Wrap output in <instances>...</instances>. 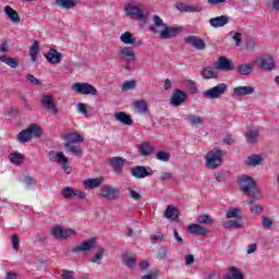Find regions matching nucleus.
Instances as JSON below:
<instances>
[{
	"mask_svg": "<svg viewBox=\"0 0 279 279\" xmlns=\"http://www.w3.org/2000/svg\"><path fill=\"white\" fill-rule=\"evenodd\" d=\"M197 223H206V226H213V218L208 215H199L197 217Z\"/></svg>",
	"mask_w": 279,
	"mask_h": 279,
	"instance_id": "obj_51",
	"label": "nucleus"
},
{
	"mask_svg": "<svg viewBox=\"0 0 279 279\" xmlns=\"http://www.w3.org/2000/svg\"><path fill=\"white\" fill-rule=\"evenodd\" d=\"M255 48H256V41H254V40L246 41L247 51H253Z\"/></svg>",
	"mask_w": 279,
	"mask_h": 279,
	"instance_id": "obj_63",
	"label": "nucleus"
},
{
	"mask_svg": "<svg viewBox=\"0 0 279 279\" xmlns=\"http://www.w3.org/2000/svg\"><path fill=\"white\" fill-rule=\"evenodd\" d=\"M149 32L157 34L163 40L173 38L182 32V27H170L159 15H153V24L148 27Z\"/></svg>",
	"mask_w": 279,
	"mask_h": 279,
	"instance_id": "obj_1",
	"label": "nucleus"
},
{
	"mask_svg": "<svg viewBox=\"0 0 279 279\" xmlns=\"http://www.w3.org/2000/svg\"><path fill=\"white\" fill-rule=\"evenodd\" d=\"M242 38H243V35L241 33H235L233 35V40L235 43V47H241Z\"/></svg>",
	"mask_w": 279,
	"mask_h": 279,
	"instance_id": "obj_62",
	"label": "nucleus"
},
{
	"mask_svg": "<svg viewBox=\"0 0 279 279\" xmlns=\"http://www.w3.org/2000/svg\"><path fill=\"white\" fill-rule=\"evenodd\" d=\"M175 8L177 10H179V12H189L191 14L198 13V12H202V10H204L199 4H186V3H177Z\"/></svg>",
	"mask_w": 279,
	"mask_h": 279,
	"instance_id": "obj_13",
	"label": "nucleus"
},
{
	"mask_svg": "<svg viewBox=\"0 0 279 279\" xmlns=\"http://www.w3.org/2000/svg\"><path fill=\"white\" fill-rule=\"evenodd\" d=\"M4 14L8 16L9 21L14 24L21 23V16H19V12L16 10H13L12 7L5 5L4 7Z\"/></svg>",
	"mask_w": 279,
	"mask_h": 279,
	"instance_id": "obj_21",
	"label": "nucleus"
},
{
	"mask_svg": "<svg viewBox=\"0 0 279 279\" xmlns=\"http://www.w3.org/2000/svg\"><path fill=\"white\" fill-rule=\"evenodd\" d=\"M187 122L190 125H202L204 123V118L195 114L187 116Z\"/></svg>",
	"mask_w": 279,
	"mask_h": 279,
	"instance_id": "obj_43",
	"label": "nucleus"
},
{
	"mask_svg": "<svg viewBox=\"0 0 279 279\" xmlns=\"http://www.w3.org/2000/svg\"><path fill=\"white\" fill-rule=\"evenodd\" d=\"M57 5L62 8L63 10H72V8H76L80 1L77 0H56Z\"/></svg>",
	"mask_w": 279,
	"mask_h": 279,
	"instance_id": "obj_30",
	"label": "nucleus"
},
{
	"mask_svg": "<svg viewBox=\"0 0 279 279\" xmlns=\"http://www.w3.org/2000/svg\"><path fill=\"white\" fill-rule=\"evenodd\" d=\"M118 58L119 60H123L124 62H126V64H130L132 62H135L136 53L134 52V49H132V47H121L118 51Z\"/></svg>",
	"mask_w": 279,
	"mask_h": 279,
	"instance_id": "obj_10",
	"label": "nucleus"
},
{
	"mask_svg": "<svg viewBox=\"0 0 279 279\" xmlns=\"http://www.w3.org/2000/svg\"><path fill=\"white\" fill-rule=\"evenodd\" d=\"M40 134H43L40 128H38L36 124H31L26 130H23L21 133H19L17 141L19 143H29L33 136L38 138Z\"/></svg>",
	"mask_w": 279,
	"mask_h": 279,
	"instance_id": "obj_6",
	"label": "nucleus"
},
{
	"mask_svg": "<svg viewBox=\"0 0 279 279\" xmlns=\"http://www.w3.org/2000/svg\"><path fill=\"white\" fill-rule=\"evenodd\" d=\"M120 40L121 43H123L124 45H136V38L134 37V35H132V33L130 32H125L120 36Z\"/></svg>",
	"mask_w": 279,
	"mask_h": 279,
	"instance_id": "obj_36",
	"label": "nucleus"
},
{
	"mask_svg": "<svg viewBox=\"0 0 279 279\" xmlns=\"http://www.w3.org/2000/svg\"><path fill=\"white\" fill-rule=\"evenodd\" d=\"M223 162V151L214 148L205 155V167L207 169H217Z\"/></svg>",
	"mask_w": 279,
	"mask_h": 279,
	"instance_id": "obj_4",
	"label": "nucleus"
},
{
	"mask_svg": "<svg viewBox=\"0 0 279 279\" xmlns=\"http://www.w3.org/2000/svg\"><path fill=\"white\" fill-rule=\"evenodd\" d=\"M63 141H65L64 146L76 145V143L84 142V136L78 133H68L63 135Z\"/></svg>",
	"mask_w": 279,
	"mask_h": 279,
	"instance_id": "obj_16",
	"label": "nucleus"
},
{
	"mask_svg": "<svg viewBox=\"0 0 279 279\" xmlns=\"http://www.w3.org/2000/svg\"><path fill=\"white\" fill-rule=\"evenodd\" d=\"M254 69L250 64H241L238 66V73H240V75H251Z\"/></svg>",
	"mask_w": 279,
	"mask_h": 279,
	"instance_id": "obj_45",
	"label": "nucleus"
},
{
	"mask_svg": "<svg viewBox=\"0 0 279 279\" xmlns=\"http://www.w3.org/2000/svg\"><path fill=\"white\" fill-rule=\"evenodd\" d=\"M229 23L230 17L228 15L216 16L209 20L210 27H214L215 29L219 27H226V25H228Z\"/></svg>",
	"mask_w": 279,
	"mask_h": 279,
	"instance_id": "obj_15",
	"label": "nucleus"
},
{
	"mask_svg": "<svg viewBox=\"0 0 279 279\" xmlns=\"http://www.w3.org/2000/svg\"><path fill=\"white\" fill-rule=\"evenodd\" d=\"M260 68L265 71H274L276 69V62L272 57H262L260 58Z\"/></svg>",
	"mask_w": 279,
	"mask_h": 279,
	"instance_id": "obj_27",
	"label": "nucleus"
},
{
	"mask_svg": "<svg viewBox=\"0 0 279 279\" xmlns=\"http://www.w3.org/2000/svg\"><path fill=\"white\" fill-rule=\"evenodd\" d=\"M129 197L131 199H134L135 202L143 199V195H141V193L134 191L132 187L129 189Z\"/></svg>",
	"mask_w": 279,
	"mask_h": 279,
	"instance_id": "obj_52",
	"label": "nucleus"
},
{
	"mask_svg": "<svg viewBox=\"0 0 279 279\" xmlns=\"http://www.w3.org/2000/svg\"><path fill=\"white\" fill-rule=\"evenodd\" d=\"M100 197L109 202H114L121 197V190L114 185L105 184L100 189Z\"/></svg>",
	"mask_w": 279,
	"mask_h": 279,
	"instance_id": "obj_7",
	"label": "nucleus"
},
{
	"mask_svg": "<svg viewBox=\"0 0 279 279\" xmlns=\"http://www.w3.org/2000/svg\"><path fill=\"white\" fill-rule=\"evenodd\" d=\"M201 75L204 80H217V77H219V72L214 70L213 66H207L202 70Z\"/></svg>",
	"mask_w": 279,
	"mask_h": 279,
	"instance_id": "obj_28",
	"label": "nucleus"
},
{
	"mask_svg": "<svg viewBox=\"0 0 279 279\" xmlns=\"http://www.w3.org/2000/svg\"><path fill=\"white\" fill-rule=\"evenodd\" d=\"M185 84H186L190 93H192V94L197 93V86L195 85V82L189 80V81L185 82Z\"/></svg>",
	"mask_w": 279,
	"mask_h": 279,
	"instance_id": "obj_57",
	"label": "nucleus"
},
{
	"mask_svg": "<svg viewBox=\"0 0 279 279\" xmlns=\"http://www.w3.org/2000/svg\"><path fill=\"white\" fill-rule=\"evenodd\" d=\"M73 90L78 95H97V88L88 83H75Z\"/></svg>",
	"mask_w": 279,
	"mask_h": 279,
	"instance_id": "obj_11",
	"label": "nucleus"
},
{
	"mask_svg": "<svg viewBox=\"0 0 279 279\" xmlns=\"http://www.w3.org/2000/svg\"><path fill=\"white\" fill-rule=\"evenodd\" d=\"M205 279H221V275L216 271H209L205 274Z\"/></svg>",
	"mask_w": 279,
	"mask_h": 279,
	"instance_id": "obj_58",
	"label": "nucleus"
},
{
	"mask_svg": "<svg viewBox=\"0 0 279 279\" xmlns=\"http://www.w3.org/2000/svg\"><path fill=\"white\" fill-rule=\"evenodd\" d=\"M223 228H226L227 230H239V228H243V223L239 220H229L225 222Z\"/></svg>",
	"mask_w": 279,
	"mask_h": 279,
	"instance_id": "obj_41",
	"label": "nucleus"
},
{
	"mask_svg": "<svg viewBox=\"0 0 279 279\" xmlns=\"http://www.w3.org/2000/svg\"><path fill=\"white\" fill-rule=\"evenodd\" d=\"M225 279H244L243 272L239 270V268L232 266L229 269V274L225 277Z\"/></svg>",
	"mask_w": 279,
	"mask_h": 279,
	"instance_id": "obj_35",
	"label": "nucleus"
},
{
	"mask_svg": "<svg viewBox=\"0 0 279 279\" xmlns=\"http://www.w3.org/2000/svg\"><path fill=\"white\" fill-rule=\"evenodd\" d=\"M156 158H157V160H160L161 162H169V160L171 159V154H169L165 150H160L156 154Z\"/></svg>",
	"mask_w": 279,
	"mask_h": 279,
	"instance_id": "obj_48",
	"label": "nucleus"
},
{
	"mask_svg": "<svg viewBox=\"0 0 279 279\" xmlns=\"http://www.w3.org/2000/svg\"><path fill=\"white\" fill-rule=\"evenodd\" d=\"M61 195L64 197V199H73L75 195V189L71 186H65L62 189Z\"/></svg>",
	"mask_w": 279,
	"mask_h": 279,
	"instance_id": "obj_42",
	"label": "nucleus"
},
{
	"mask_svg": "<svg viewBox=\"0 0 279 279\" xmlns=\"http://www.w3.org/2000/svg\"><path fill=\"white\" fill-rule=\"evenodd\" d=\"M10 161L12 165H23V155L21 153L11 154Z\"/></svg>",
	"mask_w": 279,
	"mask_h": 279,
	"instance_id": "obj_47",
	"label": "nucleus"
},
{
	"mask_svg": "<svg viewBox=\"0 0 279 279\" xmlns=\"http://www.w3.org/2000/svg\"><path fill=\"white\" fill-rule=\"evenodd\" d=\"M51 234L54 239L60 241L69 239L70 236H75L76 232L73 229H63L61 226H54L51 229Z\"/></svg>",
	"mask_w": 279,
	"mask_h": 279,
	"instance_id": "obj_9",
	"label": "nucleus"
},
{
	"mask_svg": "<svg viewBox=\"0 0 279 279\" xmlns=\"http://www.w3.org/2000/svg\"><path fill=\"white\" fill-rule=\"evenodd\" d=\"M226 217L227 219H240V217H242L241 209L233 207L227 211Z\"/></svg>",
	"mask_w": 279,
	"mask_h": 279,
	"instance_id": "obj_39",
	"label": "nucleus"
},
{
	"mask_svg": "<svg viewBox=\"0 0 279 279\" xmlns=\"http://www.w3.org/2000/svg\"><path fill=\"white\" fill-rule=\"evenodd\" d=\"M40 104L43 108L46 110H50L51 114L58 113V107L56 106V100L51 95H44L41 96Z\"/></svg>",
	"mask_w": 279,
	"mask_h": 279,
	"instance_id": "obj_12",
	"label": "nucleus"
},
{
	"mask_svg": "<svg viewBox=\"0 0 279 279\" xmlns=\"http://www.w3.org/2000/svg\"><path fill=\"white\" fill-rule=\"evenodd\" d=\"M27 82H29L33 86H40L43 84L39 80L36 78V76L32 74L26 75Z\"/></svg>",
	"mask_w": 279,
	"mask_h": 279,
	"instance_id": "obj_55",
	"label": "nucleus"
},
{
	"mask_svg": "<svg viewBox=\"0 0 279 279\" xmlns=\"http://www.w3.org/2000/svg\"><path fill=\"white\" fill-rule=\"evenodd\" d=\"M257 244L256 243H252L247 246L246 253L247 254H254V252H256L257 250Z\"/></svg>",
	"mask_w": 279,
	"mask_h": 279,
	"instance_id": "obj_64",
	"label": "nucleus"
},
{
	"mask_svg": "<svg viewBox=\"0 0 279 279\" xmlns=\"http://www.w3.org/2000/svg\"><path fill=\"white\" fill-rule=\"evenodd\" d=\"M217 69L219 71H232L234 66L232 65V62L228 60V58L220 57L217 62Z\"/></svg>",
	"mask_w": 279,
	"mask_h": 279,
	"instance_id": "obj_25",
	"label": "nucleus"
},
{
	"mask_svg": "<svg viewBox=\"0 0 279 279\" xmlns=\"http://www.w3.org/2000/svg\"><path fill=\"white\" fill-rule=\"evenodd\" d=\"M70 154H73V156H82L83 150L82 146L78 144H70V146H64Z\"/></svg>",
	"mask_w": 279,
	"mask_h": 279,
	"instance_id": "obj_40",
	"label": "nucleus"
},
{
	"mask_svg": "<svg viewBox=\"0 0 279 279\" xmlns=\"http://www.w3.org/2000/svg\"><path fill=\"white\" fill-rule=\"evenodd\" d=\"M166 219H171L172 217H178V209L173 205H168L165 211Z\"/></svg>",
	"mask_w": 279,
	"mask_h": 279,
	"instance_id": "obj_46",
	"label": "nucleus"
},
{
	"mask_svg": "<svg viewBox=\"0 0 279 279\" xmlns=\"http://www.w3.org/2000/svg\"><path fill=\"white\" fill-rule=\"evenodd\" d=\"M12 247H13V250L19 251L20 240H19V235H16V234L12 235Z\"/></svg>",
	"mask_w": 279,
	"mask_h": 279,
	"instance_id": "obj_60",
	"label": "nucleus"
},
{
	"mask_svg": "<svg viewBox=\"0 0 279 279\" xmlns=\"http://www.w3.org/2000/svg\"><path fill=\"white\" fill-rule=\"evenodd\" d=\"M184 101H186V94L184 92H182L181 89H175L172 93L170 104L172 106H180V105L184 104Z\"/></svg>",
	"mask_w": 279,
	"mask_h": 279,
	"instance_id": "obj_18",
	"label": "nucleus"
},
{
	"mask_svg": "<svg viewBox=\"0 0 279 279\" xmlns=\"http://www.w3.org/2000/svg\"><path fill=\"white\" fill-rule=\"evenodd\" d=\"M38 51H39V46H38V41H35L31 48V59L33 60V62H36V58H38Z\"/></svg>",
	"mask_w": 279,
	"mask_h": 279,
	"instance_id": "obj_49",
	"label": "nucleus"
},
{
	"mask_svg": "<svg viewBox=\"0 0 279 279\" xmlns=\"http://www.w3.org/2000/svg\"><path fill=\"white\" fill-rule=\"evenodd\" d=\"M134 111L137 112V114H146V112L149 110L147 106V101L145 100H137L133 104Z\"/></svg>",
	"mask_w": 279,
	"mask_h": 279,
	"instance_id": "obj_31",
	"label": "nucleus"
},
{
	"mask_svg": "<svg viewBox=\"0 0 279 279\" xmlns=\"http://www.w3.org/2000/svg\"><path fill=\"white\" fill-rule=\"evenodd\" d=\"M240 189L244 195L253 197V199H260V190L256 186V181L250 175L240 178Z\"/></svg>",
	"mask_w": 279,
	"mask_h": 279,
	"instance_id": "obj_3",
	"label": "nucleus"
},
{
	"mask_svg": "<svg viewBox=\"0 0 279 279\" xmlns=\"http://www.w3.org/2000/svg\"><path fill=\"white\" fill-rule=\"evenodd\" d=\"M262 226L263 228H271V226H274V220H271V218H268V217H263L262 218Z\"/></svg>",
	"mask_w": 279,
	"mask_h": 279,
	"instance_id": "obj_56",
	"label": "nucleus"
},
{
	"mask_svg": "<svg viewBox=\"0 0 279 279\" xmlns=\"http://www.w3.org/2000/svg\"><path fill=\"white\" fill-rule=\"evenodd\" d=\"M45 58L50 62V64H60L62 61V53L58 52L56 49H50Z\"/></svg>",
	"mask_w": 279,
	"mask_h": 279,
	"instance_id": "obj_20",
	"label": "nucleus"
},
{
	"mask_svg": "<svg viewBox=\"0 0 279 279\" xmlns=\"http://www.w3.org/2000/svg\"><path fill=\"white\" fill-rule=\"evenodd\" d=\"M104 248H101L93 258L92 263H98V265H101V260L104 259Z\"/></svg>",
	"mask_w": 279,
	"mask_h": 279,
	"instance_id": "obj_54",
	"label": "nucleus"
},
{
	"mask_svg": "<svg viewBox=\"0 0 279 279\" xmlns=\"http://www.w3.org/2000/svg\"><path fill=\"white\" fill-rule=\"evenodd\" d=\"M49 160H51L52 162H57L58 165L69 162V158L64 156V153H57L56 150L49 153Z\"/></svg>",
	"mask_w": 279,
	"mask_h": 279,
	"instance_id": "obj_22",
	"label": "nucleus"
},
{
	"mask_svg": "<svg viewBox=\"0 0 279 279\" xmlns=\"http://www.w3.org/2000/svg\"><path fill=\"white\" fill-rule=\"evenodd\" d=\"M24 183L26 184V186H36V179L31 175H26L24 179Z\"/></svg>",
	"mask_w": 279,
	"mask_h": 279,
	"instance_id": "obj_59",
	"label": "nucleus"
},
{
	"mask_svg": "<svg viewBox=\"0 0 279 279\" xmlns=\"http://www.w3.org/2000/svg\"><path fill=\"white\" fill-rule=\"evenodd\" d=\"M138 151L141 156H151L154 153V146H151L149 142H143L138 147Z\"/></svg>",
	"mask_w": 279,
	"mask_h": 279,
	"instance_id": "obj_33",
	"label": "nucleus"
},
{
	"mask_svg": "<svg viewBox=\"0 0 279 279\" xmlns=\"http://www.w3.org/2000/svg\"><path fill=\"white\" fill-rule=\"evenodd\" d=\"M265 157L263 155H251L246 158L245 165L247 167H258L263 165Z\"/></svg>",
	"mask_w": 279,
	"mask_h": 279,
	"instance_id": "obj_23",
	"label": "nucleus"
},
{
	"mask_svg": "<svg viewBox=\"0 0 279 279\" xmlns=\"http://www.w3.org/2000/svg\"><path fill=\"white\" fill-rule=\"evenodd\" d=\"M121 88L123 92L134 90V88H136V81L134 80L126 81L122 84Z\"/></svg>",
	"mask_w": 279,
	"mask_h": 279,
	"instance_id": "obj_50",
	"label": "nucleus"
},
{
	"mask_svg": "<svg viewBox=\"0 0 279 279\" xmlns=\"http://www.w3.org/2000/svg\"><path fill=\"white\" fill-rule=\"evenodd\" d=\"M117 121L120 123H123V125H132L134 123V120H132V117H130L128 113L121 111L114 114Z\"/></svg>",
	"mask_w": 279,
	"mask_h": 279,
	"instance_id": "obj_32",
	"label": "nucleus"
},
{
	"mask_svg": "<svg viewBox=\"0 0 279 279\" xmlns=\"http://www.w3.org/2000/svg\"><path fill=\"white\" fill-rule=\"evenodd\" d=\"M131 175L137 178V180H143L144 178H149L154 175V170L149 166H135L131 168Z\"/></svg>",
	"mask_w": 279,
	"mask_h": 279,
	"instance_id": "obj_8",
	"label": "nucleus"
},
{
	"mask_svg": "<svg viewBox=\"0 0 279 279\" xmlns=\"http://www.w3.org/2000/svg\"><path fill=\"white\" fill-rule=\"evenodd\" d=\"M255 90L256 89L253 86H239L233 88V94L239 97H245L247 95H254Z\"/></svg>",
	"mask_w": 279,
	"mask_h": 279,
	"instance_id": "obj_24",
	"label": "nucleus"
},
{
	"mask_svg": "<svg viewBox=\"0 0 279 279\" xmlns=\"http://www.w3.org/2000/svg\"><path fill=\"white\" fill-rule=\"evenodd\" d=\"M185 43L194 47V49H197V51H204V49H206V43L197 36L186 37Z\"/></svg>",
	"mask_w": 279,
	"mask_h": 279,
	"instance_id": "obj_14",
	"label": "nucleus"
},
{
	"mask_svg": "<svg viewBox=\"0 0 279 279\" xmlns=\"http://www.w3.org/2000/svg\"><path fill=\"white\" fill-rule=\"evenodd\" d=\"M256 199H259V198L251 197V199L248 201V206H250L251 213L253 215H260V213H263V205H260V204L254 205Z\"/></svg>",
	"mask_w": 279,
	"mask_h": 279,
	"instance_id": "obj_34",
	"label": "nucleus"
},
{
	"mask_svg": "<svg viewBox=\"0 0 279 279\" xmlns=\"http://www.w3.org/2000/svg\"><path fill=\"white\" fill-rule=\"evenodd\" d=\"M109 165L110 167H112L113 171L119 174L121 173V171H123V165H125V159H123L122 157H113L109 159Z\"/></svg>",
	"mask_w": 279,
	"mask_h": 279,
	"instance_id": "obj_19",
	"label": "nucleus"
},
{
	"mask_svg": "<svg viewBox=\"0 0 279 279\" xmlns=\"http://www.w3.org/2000/svg\"><path fill=\"white\" fill-rule=\"evenodd\" d=\"M0 61L10 66L11 69H16V66H19V61L14 58L1 56Z\"/></svg>",
	"mask_w": 279,
	"mask_h": 279,
	"instance_id": "obj_38",
	"label": "nucleus"
},
{
	"mask_svg": "<svg viewBox=\"0 0 279 279\" xmlns=\"http://www.w3.org/2000/svg\"><path fill=\"white\" fill-rule=\"evenodd\" d=\"M122 263L123 265H126L129 269H133L134 265H136V259L131 255H123Z\"/></svg>",
	"mask_w": 279,
	"mask_h": 279,
	"instance_id": "obj_44",
	"label": "nucleus"
},
{
	"mask_svg": "<svg viewBox=\"0 0 279 279\" xmlns=\"http://www.w3.org/2000/svg\"><path fill=\"white\" fill-rule=\"evenodd\" d=\"M101 182H104V179H86L83 184L87 189H97L101 185Z\"/></svg>",
	"mask_w": 279,
	"mask_h": 279,
	"instance_id": "obj_37",
	"label": "nucleus"
},
{
	"mask_svg": "<svg viewBox=\"0 0 279 279\" xmlns=\"http://www.w3.org/2000/svg\"><path fill=\"white\" fill-rule=\"evenodd\" d=\"M74 197H76V199H86V192L82 190H74Z\"/></svg>",
	"mask_w": 279,
	"mask_h": 279,
	"instance_id": "obj_61",
	"label": "nucleus"
},
{
	"mask_svg": "<svg viewBox=\"0 0 279 279\" xmlns=\"http://www.w3.org/2000/svg\"><path fill=\"white\" fill-rule=\"evenodd\" d=\"M258 136H260V133L258 132V130L256 129L248 130L245 133L246 143H248L250 145H254L258 143Z\"/></svg>",
	"mask_w": 279,
	"mask_h": 279,
	"instance_id": "obj_29",
	"label": "nucleus"
},
{
	"mask_svg": "<svg viewBox=\"0 0 279 279\" xmlns=\"http://www.w3.org/2000/svg\"><path fill=\"white\" fill-rule=\"evenodd\" d=\"M124 12L126 16L133 21H140L141 23H147L149 15L145 12V4L138 2H130L125 8Z\"/></svg>",
	"mask_w": 279,
	"mask_h": 279,
	"instance_id": "obj_2",
	"label": "nucleus"
},
{
	"mask_svg": "<svg viewBox=\"0 0 279 279\" xmlns=\"http://www.w3.org/2000/svg\"><path fill=\"white\" fill-rule=\"evenodd\" d=\"M228 92V85L226 83H220L214 87H210L209 89L203 92L202 96L204 99H221L223 95Z\"/></svg>",
	"mask_w": 279,
	"mask_h": 279,
	"instance_id": "obj_5",
	"label": "nucleus"
},
{
	"mask_svg": "<svg viewBox=\"0 0 279 279\" xmlns=\"http://www.w3.org/2000/svg\"><path fill=\"white\" fill-rule=\"evenodd\" d=\"M187 230L191 232V234H196L198 236H206V234H208V230L197 223L190 225Z\"/></svg>",
	"mask_w": 279,
	"mask_h": 279,
	"instance_id": "obj_26",
	"label": "nucleus"
},
{
	"mask_svg": "<svg viewBox=\"0 0 279 279\" xmlns=\"http://www.w3.org/2000/svg\"><path fill=\"white\" fill-rule=\"evenodd\" d=\"M97 246V241L95 238H92L85 242H83L81 245L75 246L72 252L74 254H77V252H88V250H93Z\"/></svg>",
	"mask_w": 279,
	"mask_h": 279,
	"instance_id": "obj_17",
	"label": "nucleus"
},
{
	"mask_svg": "<svg viewBox=\"0 0 279 279\" xmlns=\"http://www.w3.org/2000/svg\"><path fill=\"white\" fill-rule=\"evenodd\" d=\"M76 110L80 112V114H83L84 117H88V109H86V105L84 102H78L76 105Z\"/></svg>",
	"mask_w": 279,
	"mask_h": 279,
	"instance_id": "obj_53",
	"label": "nucleus"
}]
</instances>
